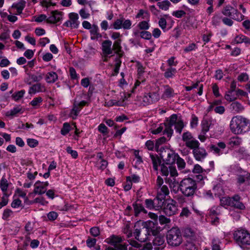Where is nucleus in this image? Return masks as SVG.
Wrapping results in <instances>:
<instances>
[{
  "label": "nucleus",
  "mask_w": 250,
  "mask_h": 250,
  "mask_svg": "<svg viewBox=\"0 0 250 250\" xmlns=\"http://www.w3.org/2000/svg\"><path fill=\"white\" fill-rule=\"evenodd\" d=\"M232 199L233 201H232L233 204L231 205V207L242 210L245 208L244 205L240 202V197L238 195H235L232 197Z\"/></svg>",
  "instance_id": "412c9836"
},
{
  "label": "nucleus",
  "mask_w": 250,
  "mask_h": 250,
  "mask_svg": "<svg viewBox=\"0 0 250 250\" xmlns=\"http://www.w3.org/2000/svg\"><path fill=\"white\" fill-rule=\"evenodd\" d=\"M249 79V75L246 72L241 73L237 77V80L241 83L246 82Z\"/></svg>",
  "instance_id": "603ef678"
},
{
  "label": "nucleus",
  "mask_w": 250,
  "mask_h": 250,
  "mask_svg": "<svg viewBox=\"0 0 250 250\" xmlns=\"http://www.w3.org/2000/svg\"><path fill=\"white\" fill-rule=\"evenodd\" d=\"M231 16V18L238 21H241L244 19L245 16L244 15L241 14L238 11L234 9L233 10L232 14Z\"/></svg>",
  "instance_id": "c9c22d12"
},
{
  "label": "nucleus",
  "mask_w": 250,
  "mask_h": 250,
  "mask_svg": "<svg viewBox=\"0 0 250 250\" xmlns=\"http://www.w3.org/2000/svg\"><path fill=\"white\" fill-rule=\"evenodd\" d=\"M168 124L171 126L174 125L176 132L180 134L184 127V122L181 117L178 116L175 114L170 116Z\"/></svg>",
  "instance_id": "6e6552de"
},
{
  "label": "nucleus",
  "mask_w": 250,
  "mask_h": 250,
  "mask_svg": "<svg viewBox=\"0 0 250 250\" xmlns=\"http://www.w3.org/2000/svg\"><path fill=\"white\" fill-rule=\"evenodd\" d=\"M48 182H41L37 181L34 184V189L33 192L36 194L42 195L44 194L47 190V187L48 186Z\"/></svg>",
  "instance_id": "ddd939ff"
},
{
  "label": "nucleus",
  "mask_w": 250,
  "mask_h": 250,
  "mask_svg": "<svg viewBox=\"0 0 250 250\" xmlns=\"http://www.w3.org/2000/svg\"><path fill=\"white\" fill-rule=\"evenodd\" d=\"M242 139L238 136L231 137L229 140V145L232 146H240L242 143Z\"/></svg>",
  "instance_id": "e433bc0d"
},
{
  "label": "nucleus",
  "mask_w": 250,
  "mask_h": 250,
  "mask_svg": "<svg viewBox=\"0 0 250 250\" xmlns=\"http://www.w3.org/2000/svg\"><path fill=\"white\" fill-rule=\"evenodd\" d=\"M222 16L220 13H215L211 19V24L214 26H219L221 23Z\"/></svg>",
  "instance_id": "2f4dec72"
},
{
  "label": "nucleus",
  "mask_w": 250,
  "mask_h": 250,
  "mask_svg": "<svg viewBox=\"0 0 250 250\" xmlns=\"http://www.w3.org/2000/svg\"><path fill=\"white\" fill-rule=\"evenodd\" d=\"M22 110L21 107L20 106H18L17 107H15L13 108L12 109L10 110L9 111H8L6 115L7 116H14L16 115L19 113L21 112Z\"/></svg>",
  "instance_id": "a18cd8bd"
},
{
  "label": "nucleus",
  "mask_w": 250,
  "mask_h": 250,
  "mask_svg": "<svg viewBox=\"0 0 250 250\" xmlns=\"http://www.w3.org/2000/svg\"><path fill=\"white\" fill-rule=\"evenodd\" d=\"M28 75L33 82H39L43 79L44 74L40 72H36L35 74L29 73Z\"/></svg>",
  "instance_id": "c85d7f7f"
},
{
  "label": "nucleus",
  "mask_w": 250,
  "mask_h": 250,
  "mask_svg": "<svg viewBox=\"0 0 250 250\" xmlns=\"http://www.w3.org/2000/svg\"><path fill=\"white\" fill-rule=\"evenodd\" d=\"M13 215V211L10 209L6 208L3 211L2 218L4 220H7L10 217H12Z\"/></svg>",
  "instance_id": "8fccbe9b"
},
{
  "label": "nucleus",
  "mask_w": 250,
  "mask_h": 250,
  "mask_svg": "<svg viewBox=\"0 0 250 250\" xmlns=\"http://www.w3.org/2000/svg\"><path fill=\"white\" fill-rule=\"evenodd\" d=\"M160 151V157L167 165L174 164L178 158V154L169 148H161Z\"/></svg>",
  "instance_id": "423d86ee"
},
{
  "label": "nucleus",
  "mask_w": 250,
  "mask_h": 250,
  "mask_svg": "<svg viewBox=\"0 0 250 250\" xmlns=\"http://www.w3.org/2000/svg\"><path fill=\"white\" fill-rule=\"evenodd\" d=\"M153 245L155 250H160L165 247L164 237L161 236H157L153 240Z\"/></svg>",
  "instance_id": "dca6fc26"
},
{
  "label": "nucleus",
  "mask_w": 250,
  "mask_h": 250,
  "mask_svg": "<svg viewBox=\"0 0 250 250\" xmlns=\"http://www.w3.org/2000/svg\"><path fill=\"white\" fill-rule=\"evenodd\" d=\"M149 21L146 20L145 21H140L137 24V27L141 30L146 31L150 27Z\"/></svg>",
  "instance_id": "a19ab883"
},
{
  "label": "nucleus",
  "mask_w": 250,
  "mask_h": 250,
  "mask_svg": "<svg viewBox=\"0 0 250 250\" xmlns=\"http://www.w3.org/2000/svg\"><path fill=\"white\" fill-rule=\"evenodd\" d=\"M176 161L179 169H182L185 168L186 166V163L184 159L180 157L178 155V158L176 159Z\"/></svg>",
  "instance_id": "338daca9"
},
{
  "label": "nucleus",
  "mask_w": 250,
  "mask_h": 250,
  "mask_svg": "<svg viewBox=\"0 0 250 250\" xmlns=\"http://www.w3.org/2000/svg\"><path fill=\"white\" fill-rule=\"evenodd\" d=\"M0 188L3 194L6 193L8 188V183L7 180L4 177H2L0 180Z\"/></svg>",
  "instance_id": "c03bdc74"
},
{
  "label": "nucleus",
  "mask_w": 250,
  "mask_h": 250,
  "mask_svg": "<svg viewBox=\"0 0 250 250\" xmlns=\"http://www.w3.org/2000/svg\"><path fill=\"white\" fill-rule=\"evenodd\" d=\"M177 72L176 68L172 67L167 68L164 73V77L167 79L173 78Z\"/></svg>",
  "instance_id": "f704fd0d"
},
{
  "label": "nucleus",
  "mask_w": 250,
  "mask_h": 250,
  "mask_svg": "<svg viewBox=\"0 0 250 250\" xmlns=\"http://www.w3.org/2000/svg\"><path fill=\"white\" fill-rule=\"evenodd\" d=\"M149 156L153 164V168L154 170L157 171L158 170V167L160 165L161 162V160L156 154L150 153Z\"/></svg>",
  "instance_id": "a878e982"
},
{
  "label": "nucleus",
  "mask_w": 250,
  "mask_h": 250,
  "mask_svg": "<svg viewBox=\"0 0 250 250\" xmlns=\"http://www.w3.org/2000/svg\"><path fill=\"white\" fill-rule=\"evenodd\" d=\"M123 17H122L120 19H117L113 23V26L115 29L118 30L122 28V23L123 21Z\"/></svg>",
  "instance_id": "680f3d73"
},
{
  "label": "nucleus",
  "mask_w": 250,
  "mask_h": 250,
  "mask_svg": "<svg viewBox=\"0 0 250 250\" xmlns=\"http://www.w3.org/2000/svg\"><path fill=\"white\" fill-rule=\"evenodd\" d=\"M167 243L172 246H178L182 242V237L180 230L176 228H172L167 231Z\"/></svg>",
  "instance_id": "39448f33"
},
{
  "label": "nucleus",
  "mask_w": 250,
  "mask_h": 250,
  "mask_svg": "<svg viewBox=\"0 0 250 250\" xmlns=\"http://www.w3.org/2000/svg\"><path fill=\"white\" fill-rule=\"evenodd\" d=\"M157 5L160 9L167 11L169 7L171 5V3L167 0H163L157 3Z\"/></svg>",
  "instance_id": "58836bf2"
},
{
  "label": "nucleus",
  "mask_w": 250,
  "mask_h": 250,
  "mask_svg": "<svg viewBox=\"0 0 250 250\" xmlns=\"http://www.w3.org/2000/svg\"><path fill=\"white\" fill-rule=\"evenodd\" d=\"M99 31L98 26L96 24H93L92 27L90 29V38L92 40H97L102 37Z\"/></svg>",
  "instance_id": "4be33fe9"
},
{
  "label": "nucleus",
  "mask_w": 250,
  "mask_h": 250,
  "mask_svg": "<svg viewBox=\"0 0 250 250\" xmlns=\"http://www.w3.org/2000/svg\"><path fill=\"white\" fill-rule=\"evenodd\" d=\"M232 197H224L220 199V203L222 206H228L231 207L233 203Z\"/></svg>",
  "instance_id": "79ce46f5"
},
{
  "label": "nucleus",
  "mask_w": 250,
  "mask_h": 250,
  "mask_svg": "<svg viewBox=\"0 0 250 250\" xmlns=\"http://www.w3.org/2000/svg\"><path fill=\"white\" fill-rule=\"evenodd\" d=\"M173 133V130L172 128V126L168 124L167 125H165V129L163 132L164 134L167 135V137L170 138Z\"/></svg>",
  "instance_id": "4d7b16f0"
},
{
  "label": "nucleus",
  "mask_w": 250,
  "mask_h": 250,
  "mask_svg": "<svg viewBox=\"0 0 250 250\" xmlns=\"http://www.w3.org/2000/svg\"><path fill=\"white\" fill-rule=\"evenodd\" d=\"M73 127L67 122L64 123L61 130V133L63 136L66 135L72 129Z\"/></svg>",
  "instance_id": "473e14b6"
},
{
  "label": "nucleus",
  "mask_w": 250,
  "mask_h": 250,
  "mask_svg": "<svg viewBox=\"0 0 250 250\" xmlns=\"http://www.w3.org/2000/svg\"><path fill=\"white\" fill-rule=\"evenodd\" d=\"M123 23L122 28L125 30H128L131 28L132 22L129 19L125 20V18H123Z\"/></svg>",
  "instance_id": "13d9d810"
},
{
  "label": "nucleus",
  "mask_w": 250,
  "mask_h": 250,
  "mask_svg": "<svg viewBox=\"0 0 250 250\" xmlns=\"http://www.w3.org/2000/svg\"><path fill=\"white\" fill-rule=\"evenodd\" d=\"M121 39L116 40L113 45L112 51L114 50L116 53L119 54L122 49L121 45Z\"/></svg>",
  "instance_id": "37998d69"
},
{
  "label": "nucleus",
  "mask_w": 250,
  "mask_h": 250,
  "mask_svg": "<svg viewBox=\"0 0 250 250\" xmlns=\"http://www.w3.org/2000/svg\"><path fill=\"white\" fill-rule=\"evenodd\" d=\"M148 95L150 100L152 101V104L157 102L160 99L159 94L156 92L149 93Z\"/></svg>",
  "instance_id": "69168bd1"
},
{
  "label": "nucleus",
  "mask_w": 250,
  "mask_h": 250,
  "mask_svg": "<svg viewBox=\"0 0 250 250\" xmlns=\"http://www.w3.org/2000/svg\"><path fill=\"white\" fill-rule=\"evenodd\" d=\"M140 37L143 39L149 40L151 39V33L147 31H142L140 32Z\"/></svg>",
  "instance_id": "bf43d9fd"
},
{
  "label": "nucleus",
  "mask_w": 250,
  "mask_h": 250,
  "mask_svg": "<svg viewBox=\"0 0 250 250\" xmlns=\"http://www.w3.org/2000/svg\"><path fill=\"white\" fill-rule=\"evenodd\" d=\"M182 140L185 143L186 146L189 148L197 147L200 145L199 142L193 138L192 135L189 131L183 133Z\"/></svg>",
  "instance_id": "1a4fd4ad"
},
{
  "label": "nucleus",
  "mask_w": 250,
  "mask_h": 250,
  "mask_svg": "<svg viewBox=\"0 0 250 250\" xmlns=\"http://www.w3.org/2000/svg\"><path fill=\"white\" fill-rule=\"evenodd\" d=\"M163 210L164 213L168 216L176 214L178 211L176 202L172 200L169 203H166L163 208Z\"/></svg>",
  "instance_id": "9d476101"
},
{
  "label": "nucleus",
  "mask_w": 250,
  "mask_h": 250,
  "mask_svg": "<svg viewBox=\"0 0 250 250\" xmlns=\"http://www.w3.org/2000/svg\"><path fill=\"white\" fill-rule=\"evenodd\" d=\"M112 42L110 40H105L102 43V50L105 55H111L113 51L111 48Z\"/></svg>",
  "instance_id": "a211bd4d"
},
{
  "label": "nucleus",
  "mask_w": 250,
  "mask_h": 250,
  "mask_svg": "<svg viewBox=\"0 0 250 250\" xmlns=\"http://www.w3.org/2000/svg\"><path fill=\"white\" fill-rule=\"evenodd\" d=\"M51 16H49L47 19L46 21L50 23H56L62 19V12L57 10L51 12Z\"/></svg>",
  "instance_id": "2eb2a0df"
},
{
  "label": "nucleus",
  "mask_w": 250,
  "mask_h": 250,
  "mask_svg": "<svg viewBox=\"0 0 250 250\" xmlns=\"http://www.w3.org/2000/svg\"><path fill=\"white\" fill-rule=\"evenodd\" d=\"M25 93V91L24 90H21L13 94L12 95V97L15 101H17L22 98Z\"/></svg>",
  "instance_id": "09e8293b"
},
{
  "label": "nucleus",
  "mask_w": 250,
  "mask_h": 250,
  "mask_svg": "<svg viewBox=\"0 0 250 250\" xmlns=\"http://www.w3.org/2000/svg\"><path fill=\"white\" fill-rule=\"evenodd\" d=\"M221 208V207H214L212 208L209 210L210 216L213 217L215 216L218 215Z\"/></svg>",
  "instance_id": "e2e57ef3"
},
{
  "label": "nucleus",
  "mask_w": 250,
  "mask_h": 250,
  "mask_svg": "<svg viewBox=\"0 0 250 250\" xmlns=\"http://www.w3.org/2000/svg\"><path fill=\"white\" fill-rule=\"evenodd\" d=\"M157 189V196H158L159 198L165 199L166 196L169 194V191L168 187L165 185Z\"/></svg>",
  "instance_id": "aec40b11"
},
{
  "label": "nucleus",
  "mask_w": 250,
  "mask_h": 250,
  "mask_svg": "<svg viewBox=\"0 0 250 250\" xmlns=\"http://www.w3.org/2000/svg\"><path fill=\"white\" fill-rule=\"evenodd\" d=\"M43 101V99L41 97L34 98L29 103L34 108L37 109L40 107Z\"/></svg>",
  "instance_id": "7c9ffc66"
},
{
  "label": "nucleus",
  "mask_w": 250,
  "mask_h": 250,
  "mask_svg": "<svg viewBox=\"0 0 250 250\" xmlns=\"http://www.w3.org/2000/svg\"><path fill=\"white\" fill-rule=\"evenodd\" d=\"M123 241V238L121 236L115 235H112L105 240L107 243L113 246L116 248L120 250H127V245L121 244Z\"/></svg>",
  "instance_id": "0eeeda50"
},
{
  "label": "nucleus",
  "mask_w": 250,
  "mask_h": 250,
  "mask_svg": "<svg viewBox=\"0 0 250 250\" xmlns=\"http://www.w3.org/2000/svg\"><path fill=\"white\" fill-rule=\"evenodd\" d=\"M179 188L183 195L188 197H191L197 189V183L191 178H184L180 182Z\"/></svg>",
  "instance_id": "f03ea898"
},
{
  "label": "nucleus",
  "mask_w": 250,
  "mask_h": 250,
  "mask_svg": "<svg viewBox=\"0 0 250 250\" xmlns=\"http://www.w3.org/2000/svg\"><path fill=\"white\" fill-rule=\"evenodd\" d=\"M234 8L231 6H227L223 10L222 13L224 15L230 18L231 16H232L231 15L232 14L233 10H234Z\"/></svg>",
  "instance_id": "864d4df0"
},
{
  "label": "nucleus",
  "mask_w": 250,
  "mask_h": 250,
  "mask_svg": "<svg viewBox=\"0 0 250 250\" xmlns=\"http://www.w3.org/2000/svg\"><path fill=\"white\" fill-rule=\"evenodd\" d=\"M234 42L237 44L244 42L250 44V39L245 35L240 34L235 37Z\"/></svg>",
  "instance_id": "bb28decb"
},
{
  "label": "nucleus",
  "mask_w": 250,
  "mask_h": 250,
  "mask_svg": "<svg viewBox=\"0 0 250 250\" xmlns=\"http://www.w3.org/2000/svg\"><path fill=\"white\" fill-rule=\"evenodd\" d=\"M165 200V199L159 198L158 196H157L156 197L153 199L154 209L159 210L162 208Z\"/></svg>",
  "instance_id": "c756f323"
},
{
  "label": "nucleus",
  "mask_w": 250,
  "mask_h": 250,
  "mask_svg": "<svg viewBox=\"0 0 250 250\" xmlns=\"http://www.w3.org/2000/svg\"><path fill=\"white\" fill-rule=\"evenodd\" d=\"M229 129L234 134H244L250 130V121L242 116H234L230 121Z\"/></svg>",
  "instance_id": "f257e3e1"
},
{
  "label": "nucleus",
  "mask_w": 250,
  "mask_h": 250,
  "mask_svg": "<svg viewBox=\"0 0 250 250\" xmlns=\"http://www.w3.org/2000/svg\"><path fill=\"white\" fill-rule=\"evenodd\" d=\"M133 206L134 208V214L135 216H139V214L142 212H144L145 214L147 213V211L145 209V208L142 205L135 204H133Z\"/></svg>",
  "instance_id": "72a5a7b5"
},
{
  "label": "nucleus",
  "mask_w": 250,
  "mask_h": 250,
  "mask_svg": "<svg viewBox=\"0 0 250 250\" xmlns=\"http://www.w3.org/2000/svg\"><path fill=\"white\" fill-rule=\"evenodd\" d=\"M220 241L218 238H214L212 240V250H221L220 247Z\"/></svg>",
  "instance_id": "3c124183"
},
{
  "label": "nucleus",
  "mask_w": 250,
  "mask_h": 250,
  "mask_svg": "<svg viewBox=\"0 0 250 250\" xmlns=\"http://www.w3.org/2000/svg\"><path fill=\"white\" fill-rule=\"evenodd\" d=\"M124 101L122 102H120L119 101H117L116 100L112 99L109 100L108 102H106L105 103V106L109 107V106H112L114 105L116 106H121L122 105V104L123 103Z\"/></svg>",
  "instance_id": "49530a36"
},
{
  "label": "nucleus",
  "mask_w": 250,
  "mask_h": 250,
  "mask_svg": "<svg viewBox=\"0 0 250 250\" xmlns=\"http://www.w3.org/2000/svg\"><path fill=\"white\" fill-rule=\"evenodd\" d=\"M69 20L66 21L63 24L64 26L66 27H70L71 28H78L80 21H78L79 15L77 13L72 12L68 14Z\"/></svg>",
  "instance_id": "9b49d317"
},
{
  "label": "nucleus",
  "mask_w": 250,
  "mask_h": 250,
  "mask_svg": "<svg viewBox=\"0 0 250 250\" xmlns=\"http://www.w3.org/2000/svg\"><path fill=\"white\" fill-rule=\"evenodd\" d=\"M174 96V90L173 89L167 86L165 88L163 97L166 98H170Z\"/></svg>",
  "instance_id": "de8ad7c7"
},
{
  "label": "nucleus",
  "mask_w": 250,
  "mask_h": 250,
  "mask_svg": "<svg viewBox=\"0 0 250 250\" xmlns=\"http://www.w3.org/2000/svg\"><path fill=\"white\" fill-rule=\"evenodd\" d=\"M45 90V87L40 83H37L31 86L28 91L30 94H35L37 92H43Z\"/></svg>",
  "instance_id": "6ab92c4d"
},
{
  "label": "nucleus",
  "mask_w": 250,
  "mask_h": 250,
  "mask_svg": "<svg viewBox=\"0 0 250 250\" xmlns=\"http://www.w3.org/2000/svg\"><path fill=\"white\" fill-rule=\"evenodd\" d=\"M137 73L138 79H140L142 83L145 82V79L142 78L143 75L145 72V68L140 62H137Z\"/></svg>",
  "instance_id": "4c0bfd02"
},
{
  "label": "nucleus",
  "mask_w": 250,
  "mask_h": 250,
  "mask_svg": "<svg viewBox=\"0 0 250 250\" xmlns=\"http://www.w3.org/2000/svg\"><path fill=\"white\" fill-rule=\"evenodd\" d=\"M58 79L57 74L53 71L48 72L45 75L46 82L48 83H53Z\"/></svg>",
  "instance_id": "393cba45"
},
{
  "label": "nucleus",
  "mask_w": 250,
  "mask_h": 250,
  "mask_svg": "<svg viewBox=\"0 0 250 250\" xmlns=\"http://www.w3.org/2000/svg\"><path fill=\"white\" fill-rule=\"evenodd\" d=\"M26 2L25 0H20L18 2L13 3L12 8L16 9V15H20L26 6Z\"/></svg>",
  "instance_id": "f3484780"
},
{
  "label": "nucleus",
  "mask_w": 250,
  "mask_h": 250,
  "mask_svg": "<svg viewBox=\"0 0 250 250\" xmlns=\"http://www.w3.org/2000/svg\"><path fill=\"white\" fill-rule=\"evenodd\" d=\"M198 48L197 45L195 43H189L187 46L184 49V51L186 53L192 51L196 50Z\"/></svg>",
  "instance_id": "6e6d98bb"
},
{
  "label": "nucleus",
  "mask_w": 250,
  "mask_h": 250,
  "mask_svg": "<svg viewBox=\"0 0 250 250\" xmlns=\"http://www.w3.org/2000/svg\"><path fill=\"white\" fill-rule=\"evenodd\" d=\"M160 231V228L153 227L149 228L143 227L140 229L135 228L134 235L136 239L140 242H145L148 238V236L151 234L153 236H156Z\"/></svg>",
  "instance_id": "7ed1b4c3"
},
{
  "label": "nucleus",
  "mask_w": 250,
  "mask_h": 250,
  "mask_svg": "<svg viewBox=\"0 0 250 250\" xmlns=\"http://www.w3.org/2000/svg\"><path fill=\"white\" fill-rule=\"evenodd\" d=\"M82 108L79 106L77 102L75 101L72 109L70 112V116L73 119H76L80 112L82 110Z\"/></svg>",
  "instance_id": "5701e85b"
},
{
  "label": "nucleus",
  "mask_w": 250,
  "mask_h": 250,
  "mask_svg": "<svg viewBox=\"0 0 250 250\" xmlns=\"http://www.w3.org/2000/svg\"><path fill=\"white\" fill-rule=\"evenodd\" d=\"M166 166L164 164L161 165V171L163 176H168L169 175L170 177H176L178 174L175 167L171 166V165H167Z\"/></svg>",
  "instance_id": "f8f14e48"
},
{
  "label": "nucleus",
  "mask_w": 250,
  "mask_h": 250,
  "mask_svg": "<svg viewBox=\"0 0 250 250\" xmlns=\"http://www.w3.org/2000/svg\"><path fill=\"white\" fill-rule=\"evenodd\" d=\"M149 14L147 11L140 9L136 15V18L139 19L141 18L142 19L149 21Z\"/></svg>",
  "instance_id": "ea45409f"
},
{
  "label": "nucleus",
  "mask_w": 250,
  "mask_h": 250,
  "mask_svg": "<svg viewBox=\"0 0 250 250\" xmlns=\"http://www.w3.org/2000/svg\"><path fill=\"white\" fill-rule=\"evenodd\" d=\"M190 148L193 149V154L195 159L197 161H202L208 155V153L205 149L203 147H200L199 146Z\"/></svg>",
  "instance_id": "4468645a"
},
{
  "label": "nucleus",
  "mask_w": 250,
  "mask_h": 250,
  "mask_svg": "<svg viewBox=\"0 0 250 250\" xmlns=\"http://www.w3.org/2000/svg\"><path fill=\"white\" fill-rule=\"evenodd\" d=\"M230 109L236 113L242 112L244 107L243 105L237 101L232 102L230 105Z\"/></svg>",
  "instance_id": "b1692460"
},
{
  "label": "nucleus",
  "mask_w": 250,
  "mask_h": 250,
  "mask_svg": "<svg viewBox=\"0 0 250 250\" xmlns=\"http://www.w3.org/2000/svg\"><path fill=\"white\" fill-rule=\"evenodd\" d=\"M192 89L198 88V94L201 96L203 93V85L198 81L196 83L192 84Z\"/></svg>",
  "instance_id": "052dcab7"
},
{
  "label": "nucleus",
  "mask_w": 250,
  "mask_h": 250,
  "mask_svg": "<svg viewBox=\"0 0 250 250\" xmlns=\"http://www.w3.org/2000/svg\"><path fill=\"white\" fill-rule=\"evenodd\" d=\"M234 91L229 90L225 95V99L229 102H232L236 99V98L232 95V93Z\"/></svg>",
  "instance_id": "774afa93"
},
{
  "label": "nucleus",
  "mask_w": 250,
  "mask_h": 250,
  "mask_svg": "<svg viewBox=\"0 0 250 250\" xmlns=\"http://www.w3.org/2000/svg\"><path fill=\"white\" fill-rule=\"evenodd\" d=\"M233 238L242 248L250 245V232L245 229L235 230L233 233Z\"/></svg>",
  "instance_id": "20e7f679"
},
{
  "label": "nucleus",
  "mask_w": 250,
  "mask_h": 250,
  "mask_svg": "<svg viewBox=\"0 0 250 250\" xmlns=\"http://www.w3.org/2000/svg\"><path fill=\"white\" fill-rule=\"evenodd\" d=\"M98 131L104 135H106L108 133V128L104 124H101L98 127Z\"/></svg>",
  "instance_id": "0e129e2a"
},
{
  "label": "nucleus",
  "mask_w": 250,
  "mask_h": 250,
  "mask_svg": "<svg viewBox=\"0 0 250 250\" xmlns=\"http://www.w3.org/2000/svg\"><path fill=\"white\" fill-rule=\"evenodd\" d=\"M202 133L206 134L209 129V124L207 120H204L202 122Z\"/></svg>",
  "instance_id": "5fc2aeb1"
},
{
  "label": "nucleus",
  "mask_w": 250,
  "mask_h": 250,
  "mask_svg": "<svg viewBox=\"0 0 250 250\" xmlns=\"http://www.w3.org/2000/svg\"><path fill=\"white\" fill-rule=\"evenodd\" d=\"M248 172L243 171L241 172V174L238 175L237 178V183L239 185L244 184L245 182L248 183V178H247L248 175Z\"/></svg>",
  "instance_id": "cd10ccee"
}]
</instances>
